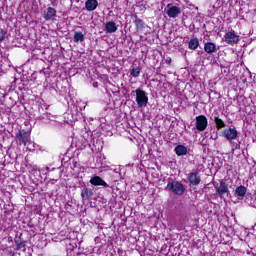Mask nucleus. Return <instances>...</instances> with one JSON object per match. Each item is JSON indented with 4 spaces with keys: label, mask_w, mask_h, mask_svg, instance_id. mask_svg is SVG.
<instances>
[{
    "label": "nucleus",
    "mask_w": 256,
    "mask_h": 256,
    "mask_svg": "<svg viewBox=\"0 0 256 256\" xmlns=\"http://www.w3.org/2000/svg\"><path fill=\"white\" fill-rule=\"evenodd\" d=\"M167 191H171L174 195H183L185 193V185L179 181L171 180L166 186Z\"/></svg>",
    "instance_id": "2"
},
{
    "label": "nucleus",
    "mask_w": 256,
    "mask_h": 256,
    "mask_svg": "<svg viewBox=\"0 0 256 256\" xmlns=\"http://www.w3.org/2000/svg\"><path fill=\"white\" fill-rule=\"evenodd\" d=\"M174 151L178 157H183V155L187 154V147L183 145H177Z\"/></svg>",
    "instance_id": "18"
},
{
    "label": "nucleus",
    "mask_w": 256,
    "mask_h": 256,
    "mask_svg": "<svg viewBox=\"0 0 256 256\" xmlns=\"http://www.w3.org/2000/svg\"><path fill=\"white\" fill-rule=\"evenodd\" d=\"M235 194L237 197H245L247 195V188L243 185L236 187Z\"/></svg>",
    "instance_id": "21"
},
{
    "label": "nucleus",
    "mask_w": 256,
    "mask_h": 256,
    "mask_svg": "<svg viewBox=\"0 0 256 256\" xmlns=\"http://www.w3.org/2000/svg\"><path fill=\"white\" fill-rule=\"evenodd\" d=\"M106 33H116L117 32V24L113 21H109L105 24Z\"/></svg>",
    "instance_id": "16"
},
{
    "label": "nucleus",
    "mask_w": 256,
    "mask_h": 256,
    "mask_svg": "<svg viewBox=\"0 0 256 256\" xmlns=\"http://www.w3.org/2000/svg\"><path fill=\"white\" fill-rule=\"evenodd\" d=\"M188 181L190 187H199L201 184V175H199V172H190L188 174Z\"/></svg>",
    "instance_id": "6"
},
{
    "label": "nucleus",
    "mask_w": 256,
    "mask_h": 256,
    "mask_svg": "<svg viewBox=\"0 0 256 256\" xmlns=\"http://www.w3.org/2000/svg\"><path fill=\"white\" fill-rule=\"evenodd\" d=\"M136 103L140 108L147 107L149 96H147L145 90H142L141 88L136 89Z\"/></svg>",
    "instance_id": "3"
},
{
    "label": "nucleus",
    "mask_w": 256,
    "mask_h": 256,
    "mask_svg": "<svg viewBox=\"0 0 256 256\" xmlns=\"http://www.w3.org/2000/svg\"><path fill=\"white\" fill-rule=\"evenodd\" d=\"M168 9L166 11V14L170 19H177L179 15H181V8L178 6H171V4L167 5Z\"/></svg>",
    "instance_id": "8"
},
{
    "label": "nucleus",
    "mask_w": 256,
    "mask_h": 256,
    "mask_svg": "<svg viewBox=\"0 0 256 256\" xmlns=\"http://www.w3.org/2000/svg\"><path fill=\"white\" fill-rule=\"evenodd\" d=\"M86 11H95L99 7V1L97 0H87L85 2Z\"/></svg>",
    "instance_id": "12"
},
{
    "label": "nucleus",
    "mask_w": 256,
    "mask_h": 256,
    "mask_svg": "<svg viewBox=\"0 0 256 256\" xmlns=\"http://www.w3.org/2000/svg\"><path fill=\"white\" fill-rule=\"evenodd\" d=\"M188 48L191 49V51H196V49L199 48V38H192L188 42Z\"/></svg>",
    "instance_id": "20"
},
{
    "label": "nucleus",
    "mask_w": 256,
    "mask_h": 256,
    "mask_svg": "<svg viewBox=\"0 0 256 256\" xmlns=\"http://www.w3.org/2000/svg\"><path fill=\"white\" fill-rule=\"evenodd\" d=\"M224 41L227 45H237L239 43V36L234 31H229L224 35Z\"/></svg>",
    "instance_id": "7"
},
{
    "label": "nucleus",
    "mask_w": 256,
    "mask_h": 256,
    "mask_svg": "<svg viewBox=\"0 0 256 256\" xmlns=\"http://www.w3.org/2000/svg\"><path fill=\"white\" fill-rule=\"evenodd\" d=\"M90 183L91 185H94V187H109V184H107V182H105L101 176H93L90 179Z\"/></svg>",
    "instance_id": "10"
},
{
    "label": "nucleus",
    "mask_w": 256,
    "mask_h": 256,
    "mask_svg": "<svg viewBox=\"0 0 256 256\" xmlns=\"http://www.w3.org/2000/svg\"><path fill=\"white\" fill-rule=\"evenodd\" d=\"M209 127V120H207V116L198 115L196 116L195 129L199 131V133H203L205 129Z\"/></svg>",
    "instance_id": "4"
},
{
    "label": "nucleus",
    "mask_w": 256,
    "mask_h": 256,
    "mask_svg": "<svg viewBox=\"0 0 256 256\" xmlns=\"http://www.w3.org/2000/svg\"><path fill=\"white\" fill-rule=\"evenodd\" d=\"M16 141L20 147L23 145L24 147H27V145L31 144V132L26 130H18V132L15 135Z\"/></svg>",
    "instance_id": "1"
},
{
    "label": "nucleus",
    "mask_w": 256,
    "mask_h": 256,
    "mask_svg": "<svg viewBox=\"0 0 256 256\" xmlns=\"http://www.w3.org/2000/svg\"><path fill=\"white\" fill-rule=\"evenodd\" d=\"M171 62H172L171 58H167V59L165 60V63H166L167 65H171Z\"/></svg>",
    "instance_id": "25"
},
{
    "label": "nucleus",
    "mask_w": 256,
    "mask_h": 256,
    "mask_svg": "<svg viewBox=\"0 0 256 256\" xmlns=\"http://www.w3.org/2000/svg\"><path fill=\"white\" fill-rule=\"evenodd\" d=\"M7 39V31L3 28H0V43H3Z\"/></svg>",
    "instance_id": "24"
},
{
    "label": "nucleus",
    "mask_w": 256,
    "mask_h": 256,
    "mask_svg": "<svg viewBox=\"0 0 256 256\" xmlns=\"http://www.w3.org/2000/svg\"><path fill=\"white\" fill-rule=\"evenodd\" d=\"M81 197H82V199L89 201L91 199V197H93V190L89 187H84L81 190Z\"/></svg>",
    "instance_id": "13"
},
{
    "label": "nucleus",
    "mask_w": 256,
    "mask_h": 256,
    "mask_svg": "<svg viewBox=\"0 0 256 256\" xmlns=\"http://www.w3.org/2000/svg\"><path fill=\"white\" fill-rule=\"evenodd\" d=\"M15 245H16L17 251L27 250V244H25V241L21 240V238L15 240Z\"/></svg>",
    "instance_id": "19"
},
{
    "label": "nucleus",
    "mask_w": 256,
    "mask_h": 256,
    "mask_svg": "<svg viewBox=\"0 0 256 256\" xmlns=\"http://www.w3.org/2000/svg\"><path fill=\"white\" fill-rule=\"evenodd\" d=\"M134 25L136 28V31H141L142 29H145V22L143 19L135 16Z\"/></svg>",
    "instance_id": "17"
},
{
    "label": "nucleus",
    "mask_w": 256,
    "mask_h": 256,
    "mask_svg": "<svg viewBox=\"0 0 256 256\" xmlns=\"http://www.w3.org/2000/svg\"><path fill=\"white\" fill-rule=\"evenodd\" d=\"M73 39L74 43H83V41H85V35L83 34V32H75Z\"/></svg>",
    "instance_id": "22"
},
{
    "label": "nucleus",
    "mask_w": 256,
    "mask_h": 256,
    "mask_svg": "<svg viewBox=\"0 0 256 256\" xmlns=\"http://www.w3.org/2000/svg\"><path fill=\"white\" fill-rule=\"evenodd\" d=\"M204 51L205 53H208V54H212V53H215V51H217V45H215V43L213 42H206L204 44Z\"/></svg>",
    "instance_id": "14"
},
{
    "label": "nucleus",
    "mask_w": 256,
    "mask_h": 256,
    "mask_svg": "<svg viewBox=\"0 0 256 256\" xmlns=\"http://www.w3.org/2000/svg\"><path fill=\"white\" fill-rule=\"evenodd\" d=\"M214 123L218 131H221V129H225L227 127V124H225V121H223V119L219 118V115L214 116Z\"/></svg>",
    "instance_id": "15"
},
{
    "label": "nucleus",
    "mask_w": 256,
    "mask_h": 256,
    "mask_svg": "<svg viewBox=\"0 0 256 256\" xmlns=\"http://www.w3.org/2000/svg\"><path fill=\"white\" fill-rule=\"evenodd\" d=\"M55 17H57V10L53 7H48L47 11L44 12L45 21H55Z\"/></svg>",
    "instance_id": "11"
},
{
    "label": "nucleus",
    "mask_w": 256,
    "mask_h": 256,
    "mask_svg": "<svg viewBox=\"0 0 256 256\" xmlns=\"http://www.w3.org/2000/svg\"><path fill=\"white\" fill-rule=\"evenodd\" d=\"M130 75L131 77H134L135 79H137V77H139V75H141V67L137 66H133L131 69H130Z\"/></svg>",
    "instance_id": "23"
},
{
    "label": "nucleus",
    "mask_w": 256,
    "mask_h": 256,
    "mask_svg": "<svg viewBox=\"0 0 256 256\" xmlns=\"http://www.w3.org/2000/svg\"><path fill=\"white\" fill-rule=\"evenodd\" d=\"M223 137L227 139V141H235L237 137H239V132H237V128H226L222 131Z\"/></svg>",
    "instance_id": "5"
},
{
    "label": "nucleus",
    "mask_w": 256,
    "mask_h": 256,
    "mask_svg": "<svg viewBox=\"0 0 256 256\" xmlns=\"http://www.w3.org/2000/svg\"><path fill=\"white\" fill-rule=\"evenodd\" d=\"M215 189H216V193L220 197H223V195H225V193H229V185L224 180H221L220 184H217L215 186Z\"/></svg>",
    "instance_id": "9"
}]
</instances>
